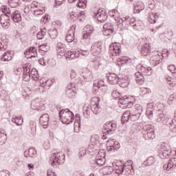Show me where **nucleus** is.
Listing matches in <instances>:
<instances>
[{
	"instance_id": "nucleus-51",
	"label": "nucleus",
	"mask_w": 176,
	"mask_h": 176,
	"mask_svg": "<svg viewBox=\"0 0 176 176\" xmlns=\"http://www.w3.org/2000/svg\"><path fill=\"white\" fill-rule=\"evenodd\" d=\"M45 35H46V28H42L41 30L37 33L36 38L37 39H43L45 38Z\"/></svg>"
},
{
	"instance_id": "nucleus-62",
	"label": "nucleus",
	"mask_w": 176,
	"mask_h": 176,
	"mask_svg": "<svg viewBox=\"0 0 176 176\" xmlns=\"http://www.w3.org/2000/svg\"><path fill=\"white\" fill-rule=\"evenodd\" d=\"M83 30L89 33L91 35L93 34V31H94V28H93V26L87 25L83 28Z\"/></svg>"
},
{
	"instance_id": "nucleus-53",
	"label": "nucleus",
	"mask_w": 176,
	"mask_h": 176,
	"mask_svg": "<svg viewBox=\"0 0 176 176\" xmlns=\"http://www.w3.org/2000/svg\"><path fill=\"white\" fill-rule=\"evenodd\" d=\"M24 13H25V14H28V16H30V14L32 13H33L32 11V3L31 5H27L25 6L24 9H23Z\"/></svg>"
},
{
	"instance_id": "nucleus-41",
	"label": "nucleus",
	"mask_w": 176,
	"mask_h": 176,
	"mask_svg": "<svg viewBox=\"0 0 176 176\" xmlns=\"http://www.w3.org/2000/svg\"><path fill=\"white\" fill-rule=\"evenodd\" d=\"M124 21H126V24L129 25H131V27H133V25H135V24L137 23V22L138 21L135 20V18H131L130 16H125L122 18Z\"/></svg>"
},
{
	"instance_id": "nucleus-38",
	"label": "nucleus",
	"mask_w": 176,
	"mask_h": 176,
	"mask_svg": "<svg viewBox=\"0 0 176 176\" xmlns=\"http://www.w3.org/2000/svg\"><path fill=\"white\" fill-rule=\"evenodd\" d=\"M113 171V168L112 166H104L100 170V173H102L103 175H109L112 174Z\"/></svg>"
},
{
	"instance_id": "nucleus-12",
	"label": "nucleus",
	"mask_w": 176,
	"mask_h": 176,
	"mask_svg": "<svg viewBox=\"0 0 176 176\" xmlns=\"http://www.w3.org/2000/svg\"><path fill=\"white\" fill-rule=\"evenodd\" d=\"M144 135L147 138H149L150 140H153L155 138V129H153V125H146L144 128Z\"/></svg>"
},
{
	"instance_id": "nucleus-57",
	"label": "nucleus",
	"mask_w": 176,
	"mask_h": 176,
	"mask_svg": "<svg viewBox=\"0 0 176 176\" xmlns=\"http://www.w3.org/2000/svg\"><path fill=\"white\" fill-rule=\"evenodd\" d=\"M83 111H84V113H86V115H87V116H89L90 115V113H91V106L90 107V105L89 104H85L83 107Z\"/></svg>"
},
{
	"instance_id": "nucleus-55",
	"label": "nucleus",
	"mask_w": 176,
	"mask_h": 176,
	"mask_svg": "<svg viewBox=\"0 0 176 176\" xmlns=\"http://www.w3.org/2000/svg\"><path fill=\"white\" fill-rule=\"evenodd\" d=\"M124 170H125L124 173L126 175H130V174H131V173L134 171V170L133 169V166L131 165H124Z\"/></svg>"
},
{
	"instance_id": "nucleus-39",
	"label": "nucleus",
	"mask_w": 176,
	"mask_h": 176,
	"mask_svg": "<svg viewBox=\"0 0 176 176\" xmlns=\"http://www.w3.org/2000/svg\"><path fill=\"white\" fill-rule=\"evenodd\" d=\"M24 155L25 157H35L36 156V149L30 148L28 151H25Z\"/></svg>"
},
{
	"instance_id": "nucleus-43",
	"label": "nucleus",
	"mask_w": 176,
	"mask_h": 176,
	"mask_svg": "<svg viewBox=\"0 0 176 176\" xmlns=\"http://www.w3.org/2000/svg\"><path fill=\"white\" fill-rule=\"evenodd\" d=\"M98 105V102H91V109L95 115H97L98 111H100V107Z\"/></svg>"
},
{
	"instance_id": "nucleus-4",
	"label": "nucleus",
	"mask_w": 176,
	"mask_h": 176,
	"mask_svg": "<svg viewBox=\"0 0 176 176\" xmlns=\"http://www.w3.org/2000/svg\"><path fill=\"white\" fill-rule=\"evenodd\" d=\"M23 78L25 82H28L31 78L33 80L37 82V80H39V74H38L36 69L33 68L31 70V68L28 66V68L25 69V75L23 76Z\"/></svg>"
},
{
	"instance_id": "nucleus-36",
	"label": "nucleus",
	"mask_w": 176,
	"mask_h": 176,
	"mask_svg": "<svg viewBox=\"0 0 176 176\" xmlns=\"http://www.w3.org/2000/svg\"><path fill=\"white\" fill-rule=\"evenodd\" d=\"M8 141V135L6 131L2 129H0V144L1 145H5Z\"/></svg>"
},
{
	"instance_id": "nucleus-35",
	"label": "nucleus",
	"mask_w": 176,
	"mask_h": 176,
	"mask_svg": "<svg viewBox=\"0 0 176 176\" xmlns=\"http://www.w3.org/2000/svg\"><path fill=\"white\" fill-rule=\"evenodd\" d=\"M108 82L110 85H118L119 83V77L116 74L108 76Z\"/></svg>"
},
{
	"instance_id": "nucleus-29",
	"label": "nucleus",
	"mask_w": 176,
	"mask_h": 176,
	"mask_svg": "<svg viewBox=\"0 0 176 176\" xmlns=\"http://www.w3.org/2000/svg\"><path fill=\"white\" fill-rule=\"evenodd\" d=\"M166 116H164V113L157 111L156 113L153 115V119L151 120H155L157 123H163Z\"/></svg>"
},
{
	"instance_id": "nucleus-63",
	"label": "nucleus",
	"mask_w": 176,
	"mask_h": 176,
	"mask_svg": "<svg viewBox=\"0 0 176 176\" xmlns=\"http://www.w3.org/2000/svg\"><path fill=\"white\" fill-rule=\"evenodd\" d=\"M170 130V131L176 134V118L173 119Z\"/></svg>"
},
{
	"instance_id": "nucleus-40",
	"label": "nucleus",
	"mask_w": 176,
	"mask_h": 176,
	"mask_svg": "<svg viewBox=\"0 0 176 176\" xmlns=\"http://www.w3.org/2000/svg\"><path fill=\"white\" fill-rule=\"evenodd\" d=\"M148 16V21L151 23V24H153L154 23H156V20L159 19V14L156 12H150L149 14H147Z\"/></svg>"
},
{
	"instance_id": "nucleus-14",
	"label": "nucleus",
	"mask_w": 176,
	"mask_h": 176,
	"mask_svg": "<svg viewBox=\"0 0 176 176\" xmlns=\"http://www.w3.org/2000/svg\"><path fill=\"white\" fill-rule=\"evenodd\" d=\"M102 52V44L101 42H96L91 47V53L94 56H98V54H101Z\"/></svg>"
},
{
	"instance_id": "nucleus-47",
	"label": "nucleus",
	"mask_w": 176,
	"mask_h": 176,
	"mask_svg": "<svg viewBox=\"0 0 176 176\" xmlns=\"http://www.w3.org/2000/svg\"><path fill=\"white\" fill-rule=\"evenodd\" d=\"M74 131L76 133H79L80 131V118H77L74 122Z\"/></svg>"
},
{
	"instance_id": "nucleus-22",
	"label": "nucleus",
	"mask_w": 176,
	"mask_h": 176,
	"mask_svg": "<svg viewBox=\"0 0 176 176\" xmlns=\"http://www.w3.org/2000/svg\"><path fill=\"white\" fill-rule=\"evenodd\" d=\"M67 91L72 96H75V94H78V86L75 82H69L67 86Z\"/></svg>"
},
{
	"instance_id": "nucleus-60",
	"label": "nucleus",
	"mask_w": 176,
	"mask_h": 176,
	"mask_svg": "<svg viewBox=\"0 0 176 176\" xmlns=\"http://www.w3.org/2000/svg\"><path fill=\"white\" fill-rule=\"evenodd\" d=\"M155 12V4L154 3H149L148 7L146 10V14L153 13Z\"/></svg>"
},
{
	"instance_id": "nucleus-58",
	"label": "nucleus",
	"mask_w": 176,
	"mask_h": 176,
	"mask_svg": "<svg viewBox=\"0 0 176 176\" xmlns=\"http://www.w3.org/2000/svg\"><path fill=\"white\" fill-rule=\"evenodd\" d=\"M166 83L170 86V87H174L175 86V80H174V78L167 76L166 77Z\"/></svg>"
},
{
	"instance_id": "nucleus-61",
	"label": "nucleus",
	"mask_w": 176,
	"mask_h": 176,
	"mask_svg": "<svg viewBox=\"0 0 176 176\" xmlns=\"http://www.w3.org/2000/svg\"><path fill=\"white\" fill-rule=\"evenodd\" d=\"M8 2L11 8H17V6H19V3H20V0H8Z\"/></svg>"
},
{
	"instance_id": "nucleus-15",
	"label": "nucleus",
	"mask_w": 176,
	"mask_h": 176,
	"mask_svg": "<svg viewBox=\"0 0 176 176\" xmlns=\"http://www.w3.org/2000/svg\"><path fill=\"white\" fill-rule=\"evenodd\" d=\"M116 127H118V124L115 121L107 122L103 126V129L107 131V134H112L116 130Z\"/></svg>"
},
{
	"instance_id": "nucleus-13",
	"label": "nucleus",
	"mask_w": 176,
	"mask_h": 176,
	"mask_svg": "<svg viewBox=\"0 0 176 176\" xmlns=\"http://www.w3.org/2000/svg\"><path fill=\"white\" fill-rule=\"evenodd\" d=\"M162 56L163 54L160 52H156V54H153L150 58V64L153 67H156V65L160 64L162 63Z\"/></svg>"
},
{
	"instance_id": "nucleus-25",
	"label": "nucleus",
	"mask_w": 176,
	"mask_h": 176,
	"mask_svg": "<svg viewBox=\"0 0 176 176\" xmlns=\"http://www.w3.org/2000/svg\"><path fill=\"white\" fill-rule=\"evenodd\" d=\"M122 162H117L116 163H113V166L114 167L116 174L120 175L124 171V164L121 165Z\"/></svg>"
},
{
	"instance_id": "nucleus-48",
	"label": "nucleus",
	"mask_w": 176,
	"mask_h": 176,
	"mask_svg": "<svg viewBox=\"0 0 176 176\" xmlns=\"http://www.w3.org/2000/svg\"><path fill=\"white\" fill-rule=\"evenodd\" d=\"M49 50V45L47 44H43L38 46V52L42 54H45Z\"/></svg>"
},
{
	"instance_id": "nucleus-30",
	"label": "nucleus",
	"mask_w": 176,
	"mask_h": 176,
	"mask_svg": "<svg viewBox=\"0 0 176 176\" xmlns=\"http://www.w3.org/2000/svg\"><path fill=\"white\" fill-rule=\"evenodd\" d=\"M145 9V4L142 1H137L134 4V13H141Z\"/></svg>"
},
{
	"instance_id": "nucleus-24",
	"label": "nucleus",
	"mask_w": 176,
	"mask_h": 176,
	"mask_svg": "<svg viewBox=\"0 0 176 176\" xmlns=\"http://www.w3.org/2000/svg\"><path fill=\"white\" fill-rule=\"evenodd\" d=\"M118 83L120 87H122L123 89L129 87V85H130V78H129V76H124L122 78H118Z\"/></svg>"
},
{
	"instance_id": "nucleus-26",
	"label": "nucleus",
	"mask_w": 176,
	"mask_h": 176,
	"mask_svg": "<svg viewBox=\"0 0 176 176\" xmlns=\"http://www.w3.org/2000/svg\"><path fill=\"white\" fill-rule=\"evenodd\" d=\"M25 57L26 58H32V57H36L38 53L36 52V49L35 47H30L24 52Z\"/></svg>"
},
{
	"instance_id": "nucleus-9",
	"label": "nucleus",
	"mask_w": 176,
	"mask_h": 176,
	"mask_svg": "<svg viewBox=\"0 0 176 176\" xmlns=\"http://www.w3.org/2000/svg\"><path fill=\"white\" fill-rule=\"evenodd\" d=\"M32 11L33 14L35 16H39L45 13V8L42 6V4L37 1L32 2Z\"/></svg>"
},
{
	"instance_id": "nucleus-50",
	"label": "nucleus",
	"mask_w": 176,
	"mask_h": 176,
	"mask_svg": "<svg viewBox=\"0 0 176 176\" xmlns=\"http://www.w3.org/2000/svg\"><path fill=\"white\" fill-rule=\"evenodd\" d=\"M156 163V160H155V157H149L146 161L144 162V166H152Z\"/></svg>"
},
{
	"instance_id": "nucleus-49",
	"label": "nucleus",
	"mask_w": 176,
	"mask_h": 176,
	"mask_svg": "<svg viewBox=\"0 0 176 176\" xmlns=\"http://www.w3.org/2000/svg\"><path fill=\"white\" fill-rule=\"evenodd\" d=\"M133 27L136 31H142L144 30V25L141 21H138Z\"/></svg>"
},
{
	"instance_id": "nucleus-19",
	"label": "nucleus",
	"mask_w": 176,
	"mask_h": 176,
	"mask_svg": "<svg viewBox=\"0 0 176 176\" xmlns=\"http://www.w3.org/2000/svg\"><path fill=\"white\" fill-rule=\"evenodd\" d=\"M153 111H155V103L150 102L147 105L146 115L150 120H153Z\"/></svg>"
},
{
	"instance_id": "nucleus-8",
	"label": "nucleus",
	"mask_w": 176,
	"mask_h": 176,
	"mask_svg": "<svg viewBox=\"0 0 176 176\" xmlns=\"http://www.w3.org/2000/svg\"><path fill=\"white\" fill-rule=\"evenodd\" d=\"M31 109L34 111H43L45 110V103L41 98H36L32 101Z\"/></svg>"
},
{
	"instance_id": "nucleus-54",
	"label": "nucleus",
	"mask_w": 176,
	"mask_h": 176,
	"mask_svg": "<svg viewBox=\"0 0 176 176\" xmlns=\"http://www.w3.org/2000/svg\"><path fill=\"white\" fill-rule=\"evenodd\" d=\"M163 123H164V124L166 126H168L169 129H170L171 124H173V119H171L169 116H166L164 119Z\"/></svg>"
},
{
	"instance_id": "nucleus-5",
	"label": "nucleus",
	"mask_w": 176,
	"mask_h": 176,
	"mask_svg": "<svg viewBox=\"0 0 176 176\" xmlns=\"http://www.w3.org/2000/svg\"><path fill=\"white\" fill-rule=\"evenodd\" d=\"M135 98L133 96H122L119 98L118 104L120 108L126 109L127 108H131L134 105Z\"/></svg>"
},
{
	"instance_id": "nucleus-16",
	"label": "nucleus",
	"mask_w": 176,
	"mask_h": 176,
	"mask_svg": "<svg viewBox=\"0 0 176 176\" xmlns=\"http://www.w3.org/2000/svg\"><path fill=\"white\" fill-rule=\"evenodd\" d=\"M76 28V25H73L71 26L70 29L68 30L66 35V41L68 43H71L75 41V30Z\"/></svg>"
},
{
	"instance_id": "nucleus-56",
	"label": "nucleus",
	"mask_w": 176,
	"mask_h": 176,
	"mask_svg": "<svg viewBox=\"0 0 176 176\" xmlns=\"http://www.w3.org/2000/svg\"><path fill=\"white\" fill-rule=\"evenodd\" d=\"M63 22L60 20L52 22V28H54V30H59V28H61Z\"/></svg>"
},
{
	"instance_id": "nucleus-37",
	"label": "nucleus",
	"mask_w": 176,
	"mask_h": 176,
	"mask_svg": "<svg viewBox=\"0 0 176 176\" xmlns=\"http://www.w3.org/2000/svg\"><path fill=\"white\" fill-rule=\"evenodd\" d=\"M12 122L16 126H23V123H24V119L21 116H14L12 118Z\"/></svg>"
},
{
	"instance_id": "nucleus-34",
	"label": "nucleus",
	"mask_w": 176,
	"mask_h": 176,
	"mask_svg": "<svg viewBox=\"0 0 176 176\" xmlns=\"http://www.w3.org/2000/svg\"><path fill=\"white\" fill-rule=\"evenodd\" d=\"M135 79L138 85H140V86L144 85L145 82V78L144 77V75H142V74L140 72L135 73Z\"/></svg>"
},
{
	"instance_id": "nucleus-20",
	"label": "nucleus",
	"mask_w": 176,
	"mask_h": 176,
	"mask_svg": "<svg viewBox=\"0 0 176 176\" xmlns=\"http://www.w3.org/2000/svg\"><path fill=\"white\" fill-rule=\"evenodd\" d=\"M0 23L4 28H8L10 24V17L8 14H1L0 16Z\"/></svg>"
},
{
	"instance_id": "nucleus-21",
	"label": "nucleus",
	"mask_w": 176,
	"mask_h": 176,
	"mask_svg": "<svg viewBox=\"0 0 176 176\" xmlns=\"http://www.w3.org/2000/svg\"><path fill=\"white\" fill-rule=\"evenodd\" d=\"M140 52L142 56L144 57H146L151 53V44L148 43H145L143 45H142L140 47Z\"/></svg>"
},
{
	"instance_id": "nucleus-3",
	"label": "nucleus",
	"mask_w": 176,
	"mask_h": 176,
	"mask_svg": "<svg viewBox=\"0 0 176 176\" xmlns=\"http://www.w3.org/2000/svg\"><path fill=\"white\" fill-rule=\"evenodd\" d=\"M65 162V155L63 152L53 153L50 155V163L53 167Z\"/></svg>"
},
{
	"instance_id": "nucleus-2",
	"label": "nucleus",
	"mask_w": 176,
	"mask_h": 176,
	"mask_svg": "<svg viewBox=\"0 0 176 176\" xmlns=\"http://www.w3.org/2000/svg\"><path fill=\"white\" fill-rule=\"evenodd\" d=\"M60 120L64 124H70L74 122V113L68 109H63L59 112Z\"/></svg>"
},
{
	"instance_id": "nucleus-10",
	"label": "nucleus",
	"mask_w": 176,
	"mask_h": 176,
	"mask_svg": "<svg viewBox=\"0 0 176 176\" xmlns=\"http://www.w3.org/2000/svg\"><path fill=\"white\" fill-rule=\"evenodd\" d=\"M94 16L100 23H105L108 19V14L107 13V10L100 8L97 13L95 14Z\"/></svg>"
},
{
	"instance_id": "nucleus-31",
	"label": "nucleus",
	"mask_w": 176,
	"mask_h": 176,
	"mask_svg": "<svg viewBox=\"0 0 176 176\" xmlns=\"http://www.w3.org/2000/svg\"><path fill=\"white\" fill-rule=\"evenodd\" d=\"M69 3H74V2L76 3V6L78 8H81L82 9H85L86 6H87V0H68Z\"/></svg>"
},
{
	"instance_id": "nucleus-44",
	"label": "nucleus",
	"mask_w": 176,
	"mask_h": 176,
	"mask_svg": "<svg viewBox=\"0 0 176 176\" xmlns=\"http://www.w3.org/2000/svg\"><path fill=\"white\" fill-rule=\"evenodd\" d=\"M6 43H8V38L6 37L0 38V52H3L6 50Z\"/></svg>"
},
{
	"instance_id": "nucleus-11",
	"label": "nucleus",
	"mask_w": 176,
	"mask_h": 176,
	"mask_svg": "<svg viewBox=\"0 0 176 176\" xmlns=\"http://www.w3.org/2000/svg\"><path fill=\"white\" fill-rule=\"evenodd\" d=\"M109 53L111 56H118L120 55V43H111L109 45Z\"/></svg>"
},
{
	"instance_id": "nucleus-18",
	"label": "nucleus",
	"mask_w": 176,
	"mask_h": 176,
	"mask_svg": "<svg viewBox=\"0 0 176 176\" xmlns=\"http://www.w3.org/2000/svg\"><path fill=\"white\" fill-rule=\"evenodd\" d=\"M136 69L138 71L142 72L144 75H146L147 76H149L152 75V67H146V66H143L141 64H139L136 67Z\"/></svg>"
},
{
	"instance_id": "nucleus-52",
	"label": "nucleus",
	"mask_w": 176,
	"mask_h": 176,
	"mask_svg": "<svg viewBox=\"0 0 176 176\" xmlns=\"http://www.w3.org/2000/svg\"><path fill=\"white\" fill-rule=\"evenodd\" d=\"M58 32L57 29H54L53 28L49 30V35L52 39H56L57 38Z\"/></svg>"
},
{
	"instance_id": "nucleus-27",
	"label": "nucleus",
	"mask_w": 176,
	"mask_h": 176,
	"mask_svg": "<svg viewBox=\"0 0 176 176\" xmlns=\"http://www.w3.org/2000/svg\"><path fill=\"white\" fill-rule=\"evenodd\" d=\"M90 146L91 148H95V149L100 146V136L98 135L91 136Z\"/></svg>"
},
{
	"instance_id": "nucleus-7",
	"label": "nucleus",
	"mask_w": 176,
	"mask_h": 176,
	"mask_svg": "<svg viewBox=\"0 0 176 176\" xmlns=\"http://www.w3.org/2000/svg\"><path fill=\"white\" fill-rule=\"evenodd\" d=\"M159 153L161 159H167L171 155V146L167 143H162Z\"/></svg>"
},
{
	"instance_id": "nucleus-6",
	"label": "nucleus",
	"mask_w": 176,
	"mask_h": 176,
	"mask_svg": "<svg viewBox=\"0 0 176 176\" xmlns=\"http://www.w3.org/2000/svg\"><path fill=\"white\" fill-rule=\"evenodd\" d=\"M85 17H86V13L84 11H81L80 12L72 11L67 14V21L69 23H75L76 20L82 21Z\"/></svg>"
},
{
	"instance_id": "nucleus-32",
	"label": "nucleus",
	"mask_w": 176,
	"mask_h": 176,
	"mask_svg": "<svg viewBox=\"0 0 176 176\" xmlns=\"http://www.w3.org/2000/svg\"><path fill=\"white\" fill-rule=\"evenodd\" d=\"M13 54L14 52L13 51H8L7 52H5L4 54H3L1 57L0 59L1 61H11L12 58H13Z\"/></svg>"
},
{
	"instance_id": "nucleus-42",
	"label": "nucleus",
	"mask_w": 176,
	"mask_h": 176,
	"mask_svg": "<svg viewBox=\"0 0 176 176\" xmlns=\"http://www.w3.org/2000/svg\"><path fill=\"white\" fill-rule=\"evenodd\" d=\"M25 68H28V65H24L23 67H16L14 70V74L16 75H21V74L23 72V75H25Z\"/></svg>"
},
{
	"instance_id": "nucleus-33",
	"label": "nucleus",
	"mask_w": 176,
	"mask_h": 176,
	"mask_svg": "<svg viewBox=\"0 0 176 176\" xmlns=\"http://www.w3.org/2000/svg\"><path fill=\"white\" fill-rule=\"evenodd\" d=\"M11 18L12 19V21L14 23H20L21 21V14L20 13V11L15 10L12 12L11 14Z\"/></svg>"
},
{
	"instance_id": "nucleus-1",
	"label": "nucleus",
	"mask_w": 176,
	"mask_h": 176,
	"mask_svg": "<svg viewBox=\"0 0 176 176\" xmlns=\"http://www.w3.org/2000/svg\"><path fill=\"white\" fill-rule=\"evenodd\" d=\"M67 46L65 44L58 42L56 45V53L60 57H65L66 60H76L79 58V52L78 51H67L65 52Z\"/></svg>"
},
{
	"instance_id": "nucleus-23",
	"label": "nucleus",
	"mask_w": 176,
	"mask_h": 176,
	"mask_svg": "<svg viewBox=\"0 0 176 176\" xmlns=\"http://www.w3.org/2000/svg\"><path fill=\"white\" fill-rule=\"evenodd\" d=\"M49 114H43L40 117V124L43 129L49 127Z\"/></svg>"
},
{
	"instance_id": "nucleus-45",
	"label": "nucleus",
	"mask_w": 176,
	"mask_h": 176,
	"mask_svg": "<svg viewBox=\"0 0 176 176\" xmlns=\"http://www.w3.org/2000/svg\"><path fill=\"white\" fill-rule=\"evenodd\" d=\"M140 116H141V114L135 112V111H130V119L132 120V122H135V120H138L140 119Z\"/></svg>"
},
{
	"instance_id": "nucleus-28",
	"label": "nucleus",
	"mask_w": 176,
	"mask_h": 176,
	"mask_svg": "<svg viewBox=\"0 0 176 176\" xmlns=\"http://www.w3.org/2000/svg\"><path fill=\"white\" fill-rule=\"evenodd\" d=\"M110 16L113 17L114 20L117 21V23H120V24H123L124 23V19L119 18V12L118 10H112L109 12Z\"/></svg>"
},
{
	"instance_id": "nucleus-64",
	"label": "nucleus",
	"mask_w": 176,
	"mask_h": 176,
	"mask_svg": "<svg viewBox=\"0 0 176 176\" xmlns=\"http://www.w3.org/2000/svg\"><path fill=\"white\" fill-rule=\"evenodd\" d=\"M168 69L171 72V74H176V67L174 65H169L168 66Z\"/></svg>"
},
{
	"instance_id": "nucleus-17",
	"label": "nucleus",
	"mask_w": 176,
	"mask_h": 176,
	"mask_svg": "<svg viewBox=\"0 0 176 176\" xmlns=\"http://www.w3.org/2000/svg\"><path fill=\"white\" fill-rule=\"evenodd\" d=\"M164 170L167 173H171L174 168L176 167V158H171L167 164L164 165Z\"/></svg>"
},
{
	"instance_id": "nucleus-46",
	"label": "nucleus",
	"mask_w": 176,
	"mask_h": 176,
	"mask_svg": "<svg viewBox=\"0 0 176 176\" xmlns=\"http://www.w3.org/2000/svg\"><path fill=\"white\" fill-rule=\"evenodd\" d=\"M130 119V111H125L121 119L122 123H127L129 122V120Z\"/></svg>"
},
{
	"instance_id": "nucleus-59",
	"label": "nucleus",
	"mask_w": 176,
	"mask_h": 176,
	"mask_svg": "<svg viewBox=\"0 0 176 176\" xmlns=\"http://www.w3.org/2000/svg\"><path fill=\"white\" fill-rule=\"evenodd\" d=\"M105 83L104 82V80H101L98 82H94V89L95 90H98L100 87H102V86H104Z\"/></svg>"
}]
</instances>
